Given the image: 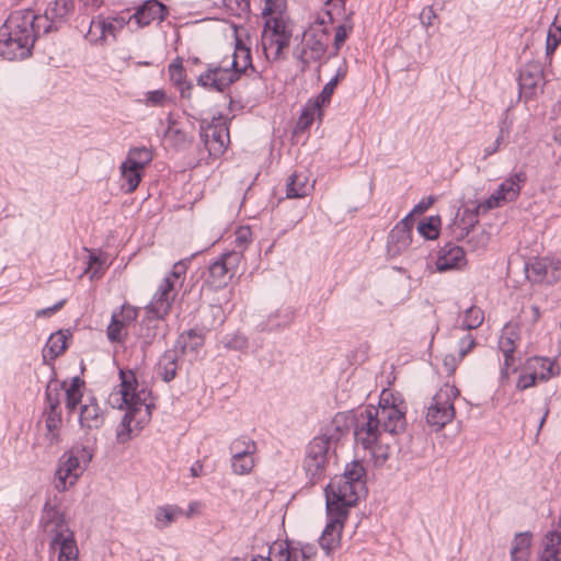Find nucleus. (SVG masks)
<instances>
[{"mask_svg":"<svg viewBox=\"0 0 561 561\" xmlns=\"http://www.w3.org/2000/svg\"><path fill=\"white\" fill-rule=\"evenodd\" d=\"M283 7L284 0H265L262 14L270 15V18L282 16Z\"/></svg>","mask_w":561,"mask_h":561,"instance_id":"obj_59","label":"nucleus"},{"mask_svg":"<svg viewBox=\"0 0 561 561\" xmlns=\"http://www.w3.org/2000/svg\"><path fill=\"white\" fill-rule=\"evenodd\" d=\"M537 381H539V379L533 374V371H526L524 369V371L518 377L516 388L523 391L535 386Z\"/></svg>","mask_w":561,"mask_h":561,"instance_id":"obj_61","label":"nucleus"},{"mask_svg":"<svg viewBox=\"0 0 561 561\" xmlns=\"http://www.w3.org/2000/svg\"><path fill=\"white\" fill-rule=\"evenodd\" d=\"M73 9L72 0H55L48 3L45 9L46 19L58 24V26L67 20L68 14Z\"/></svg>","mask_w":561,"mask_h":561,"instance_id":"obj_31","label":"nucleus"},{"mask_svg":"<svg viewBox=\"0 0 561 561\" xmlns=\"http://www.w3.org/2000/svg\"><path fill=\"white\" fill-rule=\"evenodd\" d=\"M169 14L168 8L158 0H147L139 5L135 13L128 16L129 24H136L137 28H142L150 23L161 22Z\"/></svg>","mask_w":561,"mask_h":561,"instance_id":"obj_14","label":"nucleus"},{"mask_svg":"<svg viewBox=\"0 0 561 561\" xmlns=\"http://www.w3.org/2000/svg\"><path fill=\"white\" fill-rule=\"evenodd\" d=\"M205 343V334L203 330L190 329L181 333L176 340V346L180 347L183 354H193L194 358L197 357L201 348Z\"/></svg>","mask_w":561,"mask_h":561,"instance_id":"obj_25","label":"nucleus"},{"mask_svg":"<svg viewBox=\"0 0 561 561\" xmlns=\"http://www.w3.org/2000/svg\"><path fill=\"white\" fill-rule=\"evenodd\" d=\"M328 31L318 26H310L302 35L301 48L294 55L300 62V70L305 71L312 61L323 57L328 49Z\"/></svg>","mask_w":561,"mask_h":561,"instance_id":"obj_11","label":"nucleus"},{"mask_svg":"<svg viewBox=\"0 0 561 561\" xmlns=\"http://www.w3.org/2000/svg\"><path fill=\"white\" fill-rule=\"evenodd\" d=\"M402 420L394 410L365 408L355 416L354 438L357 445L369 450L376 461L389 458V445L394 436L403 433Z\"/></svg>","mask_w":561,"mask_h":561,"instance_id":"obj_1","label":"nucleus"},{"mask_svg":"<svg viewBox=\"0 0 561 561\" xmlns=\"http://www.w3.org/2000/svg\"><path fill=\"white\" fill-rule=\"evenodd\" d=\"M239 449H237V455L231 456V467L236 474H248L252 471L254 467V458L253 456H242L240 457Z\"/></svg>","mask_w":561,"mask_h":561,"instance_id":"obj_45","label":"nucleus"},{"mask_svg":"<svg viewBox=\"0 0 561 561\" xmlns=\"http://www.w3.org/2000/svg\"><path fill=\"white\" fill-rule=\"evenodd\" d=\"M459 396V390L449 383H445L432 398L427 408L426 423L439 431L455 417L454 400Z\"/></svg>","mask_w":561,"mask_h":561,"instance_id":"obj_10","label":"nucleus"},{"mask_svg":"<svg viewBox=\"0 0 561 561\" xmlns=\"http://www.w3.org/2000/svg\"><path fill=\"white\" fill-rule=\"evenodd\" d=\"M531 545V534L529 531L517 533L512 541V551L529 552Z\"/></svg>","mask_w":561,"mask_h":561,"instance_id":"obj_53","label":"nucleus"},{"mask_svg":"<svg viewBox=\"0 0 561 561\" xmlns=\"http://www.w3.org/2000/svg\"><path fill=\"white\" fill-rule=\"evenodd\" d=\"M518 339V334L511 327H505L501 333L499 339V348L503 353L504 363L501 368V380L502 382L508 379L510 369L512 368L515 371V358L514 352L516 348V341Z\"/></svg>","mask_w":561,"mask_h":561,"instance_id":"obj_17","label":"nucleus"},{"mask_svg":"<svg viewBox=\"0 0 561 561\" xmlns=\"http://www.w3.org/2000/svg\"><path fill=\"white\" fill-rule=\"evenodd\" d=\"M179 369V352L175 348L167 350L156 365L157 376L164 382L172 381Z\"/></svg>","mask_w":561,"mask_h":561,"instance_id":"obj_23","label":"nucleus"},{"mask_svg":"<svg viewBox=\"0 0 561 561\" xmlns=\"http://www.w3.org/2000/svg\"><path fill=\"white\" fill-rule=\"evenodd\" d=\"M351 28L352 26L346 24H341L336 27L334 35V47L336 50L344 44Z\"/></svg>","mask_w":561,"mask_h":561,"instance_id":"obj_64","label":"nucleus"},{"mask_svg":"<svg viewBox=\"0 0 561 561\" xmlns=\"http://www.w3.org/2000/svg\"><path fill=\"white\" fill-rule=\"evenodd\" d=\"M542 80V70L538 64H528L519 72L518 83L522 90L533 92Z\"/></svg>","mask_w":561,"mask_h":561,"instance_id":"obj_28","label":"nucleus"},{"mask_svg":"<svg viewBox=\"0 0 561 561\" xmlns=\"http://www.w3.org/2000/svg\"><path fill=\"white\" fill-rule=\"evenodd\" d=\"M317 546L313 543H304L301 541H291L293 561H312L317 556Z\"/></svg>","mask_w":561,"mask_h":561,"instance_id":"obj_39","label":"nucleus"},{"mask_svg":"<svg viewBox=\"0 0 561 561\" xmlns=\"http://www.w3.org/2000/svg\"><path fill=\"white\" fill-rule=\"evenodd\" d=\"M183 514L182 508L172 505L159 506L154 512V525L159 529L170 526Z\"/></svg>","mask_w":561,"mask_h":561,"instance_id":"obj_36","label":"nucleus"},{"mask_svg":"<svg viewBox=\"0 0 561 561\" xmlns=\"http://www.w3.org/2000/svg\"><path fill=\"white\" fill-rule=\"evenodd\" d=\"M314 187V180H310L308 171H296L287 180L286 197L301 198L309 195Z\"/></svg>","mask_w":561,"mask_h":561,"instance_id":"obj_22","label":"nucleus"},{"mask_svg":"<svg viewBox=\"0 0 561 561\" xmlns=\"http://www.w3.org/2000/svg\"><path fill=\"white\" fill-rule=\"evenodd\" d=\"M117 317L112 314L111 323L107 327V337L111 342H122L126 336V328L118 323Z\"/></svg>","mask_w":561,"mask_h":561,"instance_id":"obj_52","label":"nucleus"},{"mask_svg":"<svg viewBox=\"0 0 561 561\" xmlns=\"http://www.w3.org/2000/svg\"><path fill=\"white\" fill-rule=\"evenodd\" d=\"M168 122H169V126L164 133L165 139L175 147H179V148L186 147L191 142V139L187 136V134L185 131H183L182 129H180L176 126L175 122L172 121L171 118H168Z\"/></svg>","mask_w":561,"mask_h":561,"instance_id":"obj_40","label":"nucleus"},{"mask_svg":"<svg viewBox=\"0 0 561 561\" xmlns=\"http://www.w3.org/2000/svg\"><path fill=\"white\" fill-rule=\"evenodd\" d=\"M201 137L208 153L213 157H219L229 144V129L222 117H214L210 123L202 122Z\"/></svg>","mask_w":561,"mask_h":561,"instance_id":"obj_12","label":"nucleus"},{"mask_svg":"<svg viewBox=\"0 0 561 561\" xmlns=\"http://www.w3.org/2000/svg\"><path fill=\"white\" fill-rule=\"evenodd\" d=\"M168 72L171 81L178 85L182 87L185 83V70L183 68L182 61L178 58L173 60L168 68Z\"/></svg>","mask_w":561,"mask_h":561,"instance_id":"obj_51","label":"nucleus"},{"mask_svg":"<svg viewBox=\"0 0 561 561\" xmlns=\"http://www.w3.org/2000/svg\"><path fill=\"white\" fill-rule=\"evenodd\" d=\"M144 176V171L138 168H131L130 164L123 161L121 165V178H122V188L126 193L134 192L141 179Z\"/></svg>","mask_w":561,"mask_h":561,"instance_id":"obj_32","label":"nucleus"},{"mask_svg":"<svg viewBox=\"0 0 561 561\" xmlns=\"http://www.w3.org/2000/svg\"><path fill=\"white\" fill-rule=\"evenodd\" d=\"M242 253L241 251L237 252H228L220 256V262L226 265V267L230 271V274L233 275L234 270L241 260Z\"/></svg>","mask_w":561,"mask_h":561,"instance_id":"obj_60","label":"nucleus"},{"mask_svg":"<svg viewBox=\"0 0 561 561\" xmlns=\"http://www.w3.org/2000/svg\"><path fill=\"white\" fill-rule=\"evenodd\" d=\"M543 550H559L561 553V534L549 531L543 539Z\"/></svg>","mask_w":561,"mask_h":561,"instance_id":"obj_62","label":"nucleus"},{"mask_svg":"<svg viewBox=\"0 0 561 561\" xmlns=\"http://www.w3.org/2000/svg\"><path fill=\"white\" fill-rule=\"evenodd\" d=\"M346 517L328 513V523L319 539L320 547L330 556L340 545L343 520Z\"/></svg>","mask_w":561,"mask_h":561,"instance_id":"obj_18","label":"nucleus"},{"mask_svg":"<svg viewBox=\"0 0 561 561\" xmlns=\"http://www.w3.org/2000/svg\"><path fill=\"white\" fill-rule=\"evenodd\" d=\"M365 469L359 461H352L343 474L331 479L325 488L327 512L346 517L350 507L356 504L364 490Z\"/></svg>","mask_w":561,"mask_h":561,"instance_id":"obj_4","label":"nucleus"},{"mask_svg":"<svg viewBox=\"0 0 561 561\" xmlns=\"http://www.w3.org/2000/svg\"><path fill=\"white\" fill-rule=\"evenodd\" d=\"M366 408H373L374 410H378V412L382 409H389L398 411L400 414V419L402 420V431H405L407 427V419H405V411L407 407L402 400V398L399 394H393L390 391L383 390L380 394L379 404L377 407L375 405H367Z\"/></svg>","mask_w":561,"mask_h":561,"instance_id":"obj_27","label":"nucleus"},{"mask_svg":"<svg viewBox=\"0 0 561 561\" xmlns=\"http://www.w3.org/2000/svg\"><path fill=\"white\" fill-rule=\"evenodd\" d=\"M42 520L45 531L53 535L50 550L58 551V561H79L78 547L64 515L46 503Z\"/></svg>","mask_w":561,"mask_h":561,"instance_id":"obj_7","label":"nucleus"},{"mask_svg":"<svg viewBox=\"0 0 561 561\" xmlns=\"http://www.w3.org/2000/svg\"><path fill=\"white\" fill-rule=\"evenodd\" d=\"M342 436L343 431L332 424L306 446L302 468L310 484L322 479L329 465L335 460L336 447Z\"/></svg>","mask_w":561,"mask_h":561,"instance_id":"obj_6","label":"nucleus"},{"mask_svg":"<svg viewBox=\"0 0 561 561\" xmlns=\"http://www.w3.org/2000/svg\"><path fill=\"white\" fill-rule=\"evenodd\" d=\"M129 24L128 18L124 16H114V18H104V36L105 42L108 37L113 39L116 38L117 34L125 27V25Z\"/></svg>","mask_w":561,"mask_h":561,"instance_id":"obj_46","label":"nucleus"},{"mask_svg":"<svg viewBox=\"0 0 561 561\" xmlns=\"http://www.w3.org/2000/svg\"><path fill=\"white\" fill-rule=\"evenodd\" d=\"M190 262L191 259H185L174 263L172 271L163 278L158 289L174 299L176 295L175 287L182 284L181 278H184Z\"/></svg>","mask_w":561,"mask_h":561,"instance_id":"obj_24","label":"nucleus"},{"mask_svg":"<svg viewBox=\"0 0 561 561\" xmlns=\"http://www.w3.org/2000/svg\"><path fill=\"white\" fill-rule=\"evenodd\" d=\"M252 241V231L250 227H239L236 231V244L240 250H244L248 244Z\"/></svg>","mask_w":561,"mask_h":561,"instance_id":"obj_58","label":"nucleus"},{"mask_svg":"<svg viewBox=\"0 0 561 561\" xmlns=\"http://www.w3.org/2000/svg\"><path fill=\"white\" fill-rule=\"evenodd\" d=\"M65 387V381L60 382L57 379H50L46 385L45 399L47 407L45 410L61 411L60 400Z\"/></svg>","mask_w":561,"mask_h":561,"instance_id":"obj_34","label":"nucleus"},{"mask_svg":"<svg viewBox=\"0 0 561 561\" xmlns=\"http://www.w3.org/2000/svg\"><path fill=\"white\" fill-rule=\"evenodd\" d=\"M336 79H331L322 89L321 93L313 101V110H320L323 105L329 104L331 96L336 88Z\"/></svg>","mask_w":561,"mask_h":561,"instance_id":"obj_50","label":"nucleus"},{"mask_svg":"<svg viewBox=\"0 0 561 561\" xmlns=\"http://www.w3.org/2000/svg\"><path fill=\"white\" fill-rule=\"evenodd\" d=\"M476 346L474 337L468 333L459 342L458 358L461 360Z\"/></svg>","mask_w":561,"mask_h":561,"instance_id":"obj_63","label":"nucleus"},{"mask_svg":"<svg viewBox=\"0 0 561 561\" xmlns=\"http://www.w3.org/2000/svg\"><path fill=\"white\" fill-rule=\"evenodd\" d=\"M32 16L34 18L32 23L34 39L38 36L41 31H43L44 34H47L59 28L58 24L50 21V19H46L45 12L43 15H36L32 11Z\"/></svg>","mask_w":561,"mask_h":561,"instance_id":"obj_48","label":"nucleus"},{"mask_svg":"<svg viewBox=\"0 0 561 561\" xmlns=\"http://www.w3.org/2000/svg\"><path fill=\"white\" fill-rule=\"evenodd\" d=\"M92 458L93 451L87 446L73 447L64 453L58 460L55 488L59 492H65L75 485Z\"/></svg>","mask_w":561,"mask_h":561,"instance_id":"obj_8","label":"nucleus"},{"mask_svg":"<svg viewBox=\"0 0 561 561\" xmlns=\"http://www.w3.org/2000/svg\"><path fill=\"white\" fill-rule=\"evenodd\" d=\"M104 18L102 15L92 19L85 37L93 44H104Z\"/></svg>","mask_w":561,"mask_h":561,"instance_id":"obj_44","label":"nucleus"},{"mask_svg":"<svg viewBox=\"0 0 561 561\" xmlns=\"http://www.w3.org/2000/svg\"><path fill=\"white\" fill-rule=\"evenodd\" d=\"M209 275L211 278V283L216 287H220L227 284L228 279L231 278L230 271L226 267L225 264L220 262L218 259L209 266Z\"/></svg>","mask_w":561,"mask_h":561,"instance_id":"obj_43","label":"nucleus"},{"mask_svg":"<svg viewBox=\"0 0 561 561\" xmlns=\"http://www.w3.org/2000/svg\"><path fill=\"white\" fill-rule=\"evenodd\" d=\"M67 335L62 331L53 333L44 348V358L55 359L67 348Z\"/></svg>","mask_w":561,"mask_h":561,"instance_id":"obj_35","label":"nucleus"},{"mask_svg":"<svg viewBox=\"0 0 561 561\" xmlns=\"http://www.w3.org/2000/svg\"><path fill=\"white\" fill-rule=\"evenodd\" d=\"M249 70L254 72L251 49L237 37L233 53L225 56L218 62L208 64L205 72L198 76L197 83L204 88L222 92L238 81L242 75H247Z\"/></svg>","mask_w":561,"mask_h":561,"instance_id":"obj_3","label":"nucleus"},{"mask_svg":"<svg viewBox=\"0 0 561 561\" xmlns=\"http://www.w3.org/2000/svg\"><path fill=\"white\" fill-rule=\"evenodd\" d=\"M157 320L153 316L142 320L137 332V341L144 357L148 348L152 345L157 337Z\"/></svg>","mask_w":561,"mask_h":561,"instance_id":"obj_29","label":"nucleus"},{"mask_svg":"<svg viewBox=\"0 0 561 561\" xmlns=\"http://www.w3.org/2000/svg\"><path fill=\"white\" fill-rule=\"evenodd\" d=\"M524 369L533 371L539 381H547L552 377L559 376L561 373V367L556 359L540 356L528 358Z\"/></svg>","mask_w":561,"mask_h":561,"instance_id":"obj_21","label":"nucleus"},{"mask_svg":"<svg viewBox=\"0 0 561 561\" xmlns=\"http://www.w3.org/2000/svg\"><path fill=\"white\" fill-rule=\"evenodd\" d=\"M483 319V311L480 308L469 307L461 318L460 328L467 331L477 329L482 324Z\"/></svg>","mask_w":561,"mask_h":561,"instance_id":"obj_41","label":"nucleus"},{"mask_svg":"<svg viewBox=\"0 0 561 561\" xmlns=\"http://www.w3.org/2000/svg\"><path fill=\"white\" fill-rule=\"evenodd\" d=\"M237 449H239V451H244V453H240V457L245 456V455L253 456L256 451V444L254 440L249 439V438L236 439L232 442V444L230 446L232 456L237 455Z\"/></svg>","mask_w":561,"mask_h":561,"instance_id":"obj_49","label":"nucleus"},{"mask_svg":"<svg viewBox=\"0 0 561 561\" xmlns=\"http://www.w3.org/2000/svg\"><path fill=\"white\" fill-rule=\"evenodd\" d=\"M527 181V174L520 170L518 172L510 174L495 190L493 193L502 204L514 202L518 198L523 185Z\"/></svg>","mask_w":561,"mask_h":561,"instance_id":"obj_20","label":"nucleus"},{"mask_svg":"<svg viewBox=\"0 0 561 561\" xmlns=\"http://www.w3.org/2000/svg\"><path fill=\"white\" fill-rule=\"evenodd\" d=\"M171 102L164 90H153L146 93V103L151 106H164Z\"/></svg>","mask_w":561,"mask_h":561,"instance_id":"obj_54","label":"nucleus"},{"mask_svg":"<svg viewBox=\"0 0 561 561\" xmlns=\"http://www.w3.org/2000/svg\"><path fill=\"white\" fill-rule=\"evenodd\" d=\"M105 421V411L94 397H88L80 405L79 424L84 431L99 430Z\"/></svg>","mask_w":561,"mask_h":561,"instance_id":"obj_16","label":"nucleus"},{"mask_svg":"<svg viewBox=\"0 0 561 561\" xmlns=\"http://www.w3.org/2000/svg\"><path fill=\"white\" fill-rule=\"evenodd\" d=\"M121 385L117 392H113L110 397L111 402H118L119 409H126V413L116 431V438L119 443L125 444L130 439L131 423L136 425L147 421L150 415V407L147 403L148 393L145 390L137 391V380L133 371L119 370Z\"/></svg>","mask_w":561,"mask_h":561,"instance_id":"obj_2","label":"nucleus"},{"mask_svg":"<svg viewBox=\"0 0 561 561\" xmlns=\"http://www.w3.org/2000/svg\"><path fill=\"white\" fill-rule=\"evenodd\" d=\"M490 240V234L484 230L479 232L472 231V234L468 238L467 243L471 250H479L486 247Z\"/></svg>","mask_w":561,"mask_h":561,"instance_id":"obj_55","label":"nucleus"},{"mask_svg":"<svg viewBox=\"0 0 561 561\" xmlns=\"http://www.w3.org/2000/svg\"><path fill=\"white\" fill-rule=\"evenodd\" d=\"M61 424V411L45 410V439L49 446H56L60 442L59 427Z\"/></svg>","mask_w":561,"mask_h":561,"instance_id":"obj_30","label":"nucleus"},{"mask_svg":"<svg viewBox=\"0 0 561 561\" xmlns=\"http://www.w3.org/2000/svg\"><path fill=\"white\" fill-rule=\"evenodd\" d=\"M84 381L76 376L70 379V383L68 385L67 381H65L64 392L66 396V409L68 414H72L76 412L78 405L83 403V389H84Z\"/></svg>","mask_w":561,"mask_h":561,"instance_id":"obj_26","label":"nucleus"},{"mask_svg":"<svg viewBox=\"0 0 561 561\" xmlns=\"http://www.w3.org/2000/svg\"><path fill=\"white\" fill-rule=\"evenodd\" d=\"M270 561H293L291 560V541L274 542L270 547L268 557H264Z\"/></svg>","mask_w":561,"mask_h":561,"instance_id":"obj_42","label":"nucleus"},{"mask_svg":"<svg viewBox=\"0 0 561 561\" xmlns=\"http://www.w3.org/2000/svg\"><path fill=\"white\" fill-rule=\"evenodd\" d=\"M112 314L118 316V323H122L123 327L126 328L129 323L135 321L137 317V310L131 306H122V308L118 311H114Z\"/></svg>","mask_w":561,"mask_h":561,"instance_id":"obj_56","label":"nucleus"},{"mask_svg":"<svg viewBox=\"0 0 561 561\" xmlns=\"http://www.w3.org/2000/svg\"><path fill=\"white\" fill-rule=\"evenodd\" d=\"M440 225V218L438 216L430 217L425 221H421L417 226V231L422 237L427 240H434L438 237V227Z\"/></svg>","mask_w":561,"mask_h":561,"instance_id":"obj_47","label":"nucleus"},{"mask_svg":"<svg viewBox=\"0 0 561 561\" xmlns=\"http://www.w3.org/2000/svg\"><path fill=\"white\" fill-rule=\"evenodd\" d=\"M112 314L118 316V323H122L123 327L126 328L129 323L135 321L137 317V310L131 306H122V308L118 311H114Z\"/></svg>","mask_w":561,"mask_h":561,"instance_id":"obj_57","label":"nucleus"},{"mask_svg":"<svg viewBox=\"0 0 561 561\" xmlns=\"http://www.w3.org/2000/svg\"><path fill=\"white\" fill-rule=\"evenodd\" d=\"M173 298L169 295H164L161 290L157 289L152 297V300L147 307L149 313L156 319H163L170 311Z\"/></svg>","mask_w":561,"mask_h":561,"instance_id":"obj_33","label":"nucleus"},{"mask_svg":"<svg viewBox=\"0 0 561 561\" xmlns=\"http://www.w3.org/2000/svg\"><path fill=\"white\" fill-rule=\"evenodd\" d=\"M124 161L130 164L131 168H138L144 171L152 161V152L146 147H135L128 151Z\"/></svg>","mask_w":561,"mask_h":561,"instance_id":"obj_37","label":"nucleus"},{"mask_svg":"<svg viewBox=\"0 0 561 561\" xmlns=\"http://www.w3.org/2000/svg\"><path fill=\"white\" fill-rule=\"evenodd\" d=\"M548 270L549 264L546 260H535L526 265V276L533 283H550Z\"/></svg>","mask_w":561,"mask_h":561,"instance_id":"obj_38","label":"nucleus"},{"mask_svg":"<svg viewBox=\"0 0 561 561\" xmlns=\"http://www.w3.org/2000/svg\"><path fill=\"white\" fill-rule=\"evenodd\" d=\"M413 218L409 214L401 219L389 232L387 240V253L396 257L405 252L412 242Z\"/></svg>","mask_w":561,"mask_h":561,"instance_id":"obj_13","label":"nucleus"},{"mask_svg":"<svg viewBox=\"0 0 561 561\" xmlns=\"http://www.w3.org/2000/svg\"><path fill=\"white\" fill-rule=\"evenodd\" d=\"M465 262L466 257L463 249L459 245L448 242L438 251L435 265L438 272H446L460 268Z\"/></svg>","mask_w":561,"mask_h":561,"instance_id":"obj_19","label":"nucleus"},{"mask_svg":"<svg viewBox=\"0 0 561 561\" xmlns=\"http://www.w3.org/2000/svg\"><path fill=\"white\" fill-rule=\"evenodd\" d=\"M291 35V27L283 16L266 19L261 36V45L265 58L268 61L284 59V49L289 46Z\"/></svg>","mask_w":561,"mask_h":561,"instance_id":"obj_9","label":"nucleus"},{"mask_svg":"<svg viewBox=\"0 0 561 561\" xmlns=\"http://www.w3.org/2000/svg\"><path fill=\"white\" fill-rule=\"evenodd\" d=\"M502 202L496 197L493 193L490 197L479 203L473 211L466 210L463 216L457 222V227L460 229V232L456 234L457 239H462L469 236L470 230L478 222V217L480 215L486 214L489 210L503 206Z\"/></svg>","mask_w":561,"mask_h":561,"instance_id":"obj_15","label":"nucleus"},{"mask_svg":"<svg viewBox=\"0 0 561 561\" xmlns=\"http://www.w3.org/2000/svg\"><path fill=\"white\" fill-rule=\"evenodd\" d=\"M32 10L10 14L0 27V56L8 60L24 59L32 53L34 34Z\"/></svg>","mask_w":561,"mask_h":561,"instance_id":"obj_5","label":"nucleus"}]
</instances>
